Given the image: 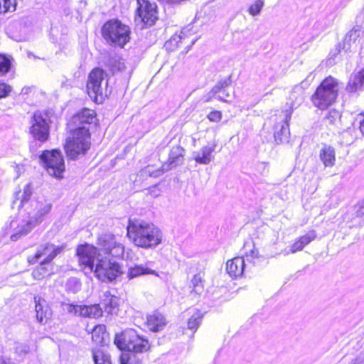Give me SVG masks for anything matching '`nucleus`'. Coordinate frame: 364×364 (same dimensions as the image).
<instances>
[{"label": "nucleus", "instance_id": "f257e3e1", "mask_svg": "<svg viewBox=\"0 0 364 364\" xmlns=\"http://www.w3.org/2000/svg\"><path fill=\"white\" fill-rule=\"evenodd\" d=\"M98 245L100 251L105 255L97 257V262L92 272L102 282H112L122 273L120 264L113 258L122 259L125 247L112 233L100 235L98 239Z\"/></svg>", "mask_w": 364, "mask_h": 364}, {"label": "nucleus", "instance_id": "f03ea898", "mask_svg": "<svg viewBox=\"0 0 364 364\" xmlns=\"http://www.w3.org/2000/svg\"><path fill=\"white\" fill-rule=\"evenodd\" d=\"M95 112L85 108L73 117L76 128L67 139L65 149L68 156L75 159L80 154L84 155L90 147V127L95 122Z\"/></svg>", "mask_w": 364, "mask_h": 364}, {"label": "nucleus", "instance_id": "7ed1b4c3", "mask_svg": "<svg viewBox=\"0 0 364 364\" xmlns=\"http://www.w3.org/2000/svg\"><path fill=\"white\" fill-rule=\"evenodd\" d=\"M114 343L119 349L124 351L120 356L121 364H141V360L137 354L146 352L150 348L149 341L139 336L133 328H127L116 334Z\"/></svg>", "mask_w": 364, "mask_h": 364}, {"label": "nucleus", "instance_id": "20e7f679", "mask_svg": "<svg viewBox=\"0 0 364 364\" xmlns=\"http://www.w3.org/2000/svg\"><path fill=\"white\" fill-rule=\"evenodd\" d=\"M127 237L133 243L144 249H154L162 242V232L158 227L144 220H129Z\"/></svg>", "mask_w": 364, "mask_h": 364}, {"label": "nucleus", "instance_id": "39448f33", "mask_svg": "<svg viewBox=\"0 0 364 364\" xmlns=\"http://www.w3.org/2000/svg\"><path fill=\"white\" fill-rule=\"evenodd\" d=\"M338 80L328 76L325 78L311 97L314 105L320 109H325L336 102L338 95Z\"/></svg>", "mask_w": 364, "mask_h": 364}, {"label": "nucleus", "instance_id": "423d86ee", "mask_svg": "<svg viewBox=\"0 0 364 364\" xmlns=\"http://www.w3.org/2000/svg\"><path fill=\"white\" fill-rule=\"evenodd\" d=\"M130 28L118 19L107 21L102 28V36L110 45L124 47L130 39Z\"/></svg>", "mask_w": 364, "mask_h": 364}, {"label": "nucleus", "instance_id": "0eeeda50", "mask_svg": "<svg viewBox=\"0 0 364 364\" xmlns=\"http://www.w3.org/2000/svg\"><path fill=\"white\" fill-rule=\"evenodd\" d=\"M107 74L99 68L93 69L88 76L87 82V94L97 103H102L104 96L107 95Z\"/></svg>", "mask_w": 364, "mask_h": 364}, {"label": "nucleus", "instance_id": "6e6552de", "mask_svg": "<svg viewBox=\"0 0 364 364\" xmlns=\"http://www.w3.org/2000/svg\"><path fill=\"white\" fill-rule=\"evenodd\" d=\"M137 9L134 21L137 26L143 29L151 26L158 19L157 6L148 0H137Z\"/></svg>", "mask_w": 364, "mask_h": 364}, {"label": "nucleus", "instance_id": "1a4fd4ad", "mask_svg": "<svg viewBox=\"0 0 364 364\" xmlns=\"http://www.w3.org/2000/svg\"><path fill=\"white\" fill-rule=\"evenodd\" d=\"M48 116L36 111L33 113L31 120L29 132L34 140L43 144L48 141L50 135V125L48 122Z\"/></svg>", "mask_w": 364, "mask_h": 364}, {"label": "nucleus", "instance_id": "9d476101", "mask_svg": "<svg viewBox=\"0 0 364 364\" xmlns=\"http://www.w3.org/2000/svg\"><path fill=\"white\" fill-rule=\"evenodd\" d=\"M48 173L57 178H62L65 171L64 159L61 152L58 150L45 151L40 156Z\"/></svg>", "mask_w": 364, "mask_h": 364}, {"label": "nucleus", "instance_id": "9b49d317", "mask_svg": "<svg viewBox=\"0 0 364 364\" xmlns=\"http://www.w3.org/2000/svg\"><path fill=\"white\" fill-rule=\"evenodd\" d=\"M185 150L181 146H173L169 153L168 161L164 163L161 167L156 170H151L150 166L146 167V172L151 177H158L164 172L168 171L178 166L181 165L184 161Z\"/></svg>", "mask_w": 364, "mask_h": 364}, {"label": "nucleus", "instance_id": "f8f14e48", "mask_svg": "<svg viewBox=\"0 0 364 364\" xmlns=\"http://www.w3.org/2000/svg\"><path fill=\"white\" fill-rule=\"evenodd\" d=\"M76 255L80 264L83 266L86 272H92L97 262V257L102 255L95 247L88 244L79 245L76 250Z\"/></svg>", "mask_w": 364, "mask_h": 364}, {"label": "nucleus", "instance_id": "ddd939ff", "mask_svg": "<svg viewBox=\"0 0 364 364\" xmlns=\"http://www.w3.org/2000/svg\"><path fill=\"white\" fill-rule=\"evenodd\" d=\"M291 117V109H284L279 115H275L276 124L274 127V136L277 144H283L289 141L290 131L289 122Z\"/></svg>", "mask_w": 364, "mask_h": 364}, {"label": "nucleus", "instance_id": "4468645a", "mask_svg": "<svg viewBox=\"0 0 364 364\" xmlns=\"http://www.w3.org/2000/svg\"><path fill=\"white\" fill-rule=\"evenodd\" d=\"M30 206V208H27V216L26 218L29 220L30 224L36 227L50 212L52 203L47 200H32Z\"/></svg>", "mask_w": 364, "mask_h": 364}, {"label": "nucleus", "instance_id": "2eb2a0df", "mask_svg": "<svg viewBox=\"0 0 364 364\" xmlns=\"http://www.w3.org/2000/svg\"><path fill=\"white\" fill-rule=\"evenodd\" d=\"M64 249L65 245H55L50 242L43 244L38 247L37 252L33 257H28V262L33 264H36L43 256H45L46 257L43 261L50 264L56 256L63 252Z\"/></svg>", "mask_w": 364, "mask_h": 364}, {"label": "nucleus", "instance_id": "dca6fc26", "mask_svg": "<svg viewBox=\"0 0 364 364\" xmlns=\"http://www.w3.org/2000/svg\"><path fill=\"white\" fill-rule=\"evenodd\" d=\"M11 228L15 227L14 232L11 234L10 238L12 241H17L20 237L27 235L31 231L34 226L30 224L29 220L25 218L21 221H11L10 224Z\"/></svg>", "mask_w": 364, "mask_h": 364}, {"label": "nucleus", "instance_id": "f3484780", "mask_svg": "<svg viewBox=\"0 0 364 364\" xmlns=\"http://www.w3.org/2000/svg\"><path fill=\"white\" fill-rule=\"evenodd\" d=\"M247 267L245 259L241 257H237L227 262L226 270L231 277L237 278L242 275Z\"/></svg>", "mask_w": 364, "mask_h": 364}, {"label": "nucleus", "instance_id": "a211bd4d", "mask_svg": "<svg viewBox=\"0 0 364 364\" xmlns=\"http://www.w3.org/2000/svg\"><path fill=\"white\" fill-rule=\"evenodd\" d=\"M151 264L152 262H147L144 264H141L129 267L127 272V278L132 279L146 274H152L159 277L157 272L151 269Z\"/></svg>", "mask_w": 364, "mask_h": 364}, {"label": "nucleus", "instance_id": "6ab92c4d", "mask_svg": "<svg viewBox=\"0 0 364 364\" xmlns=\"http://www.w3.org/2000/svg\"><path fill=\"white\" fill-rule=\"evenodd\" d=\"M146 325L150 331L158 332L164 329L166 325V320L163 314L154 311L147 316Z\"/></svg>", "mask_w": 364, "mask_h": 364}, {"label": "nucleus", "instance_id": "aec40b11", "mask_svg": "<svg viewBox=\"0 0 364 364\" xmlns=\"http://www.w3.org/2000/svg\"><path fill=\"white\" fill-rule=\"evenodd\" d=\"M290 104L287 103V107L285 109H291V113L294 109L297 108L304 100V90L301 86L297 85L290 93Z\"/></svg>", "mask_w": 364, "mask_h": 364}, {"label": "nucleus", "instance_id": "412c9836", "mask_svg": "<svg viewBox=\"0 0 364 364\" xmlns=\"http://www.w3.org/2000/svg\"><path fill=\"white\" fill-rule=\"evenodd\" d=\"M346 90L350 92L364 90V68L358 73L350 76Z\"/></svg>", "mask_w": 364, "mask_h": 364}, {"label": "nucleus", "instance_id": "4be33fe9", "mask_svg": "<svg viewBox=\"0 0 364 364\" xmlns=\"http://www.w3.org/2000/svg\"><path fill=\"white\" fill-rule=\"evenodd\" d=\"M215 149L214 146H205L200 151L194 152V159L200 164H208L213 159L212 153Z\"/></svg>", "mask_w": 364, "mask_h": 364}, {"label": "nucleus", "instance_id": "5701e85b", "mask_svg": "<svg viewBox=\"0 0 364 364\" xmlns=\"http://www.w3.org/2000/svg\"><path fill=\"white\" fill-rule=\"evenodd\" d=\"M363 33L362 28L359 26H354L346 36L343 40V49L348 52L350 50L351 43H355Z\"/></svg>", "mask_w": 364, "mask_h": 364}, {"label": "nucleus", "instance_id": "b1692460", "mask_svg": "<svg viewBox=\"0 0 364 364\" xmlns=\"http://www.w3.org/2000/svg\"><path fill=\"white\" fill-rule=\"evenodd\" d=\"M92 339L97 345L102 346L107 344L108 340V333L106 331L105 325L96 326L92 332Z\"/></svg>", "mask_w": 364, "mask_h": 364}, {"label": "nucleus", "instance_id": "393cba45", "mask_svg": "<svg viewBox=\"0 0 364 364\" xmlns=\"http://www.w3.org/2000/svg\"><path fill=\"white\" fill-rule=\"evenodd\" d=\"M118 301V297L112 295L109 291H106L104 294V299L101 304L103 306L105 312L112 314L115 312V310L117 308Z\"/></svg>", "mask_w": 364, "mask_h": 364}, {"label": "nucleus", "instance_id": "a878e982", "mask_svg": "<svg viewBox=\"0 0 364 364\" xmlns=\"http://www.w3.org/2000/svg\"><path fill=\"white\" fill-rule=\"evenodd\" d=\"M36 319L41 323H46L50 317V309L46 304V301L36 302Z\"/></svg>", "mask_w": 364, "mask_h": 364}, {"label": "nucleus", "instance_id": "bb28decb", "mask_svg": "<svg viewBox=\"0 0 364 364\" xmlns=\"http://www.w3.org/2000/svg\"><path fill=\"white\" fill-rule=\"evenodd\" d=\"M52 266L50 263L41 261L38 266H37L32 272L33 279L41 280L44 277L50 275L52 273Z\"/></svg>", "mask_w": 364, "mask_h": 364}, {"label": "nucleus", "instance_id": "cd10ccee", "mask_svg": "<svg viewBox=\"0 0 364 364\" xmlns=\"http://www.w3.org/2000/svg\"><path fill=\"white\" fill-rule=\"evenodd\" d=\"M102 315V309L99 304L81 305L80 315L82 317L98 318Z\"/></svg>", "mask_w": 364, "mask_h": 364}, {"label": "nucleus", "instance_id": "c85d7f7f", "mask_svg": "<svg viewBox=\"0 0 364 364\" xmlns=\"http://www.w3.org/2000/svg\"><path fill=\"white\" fill-rule=\"evenodd\" d=\"M320 159L325 166H333L335 164V150L330 146H325L321 150Z\"/></svg>", "mask_w": 364, "mask_h": 364}, {"label": "nucleus", "instance_id": "c756f323", "mask_svg": "<svg viewBox=\"0 0 364 364\" xmlns=\"http://www.w3.org/2000/svg\"><path fill=\"white\" fill-rule=\"evenodd\" d=\"M107 64L112 73L124 70L126 68L124 60L117 55L110 56Z\"/></svg>", "mask_w": 364, "mask_h": 364}, {"label": "nucleus", "instance_id": "7c9ffc66", "mask_svg": "<svg viewBox=\"0 0 364 364\" xmlns=\"http://www.w3.org/2000/svg\"><path fill=\"white\" fill-rule=\"evenodd\" d=\"M95 364H112L110 355L100 348L92 350Z\"/></svg>", "mask_w": 364, "mask_h": 364}, {"label": "nucleus", "instance_id": "2f4dec72", "mask_svg": "<svg viewBox=\"0 0 364 364\" xmlns=\"http://www.w3.org/2000/svg\"><path fill=\"white\" fill-rule=\"evenodd\" d=\"M32 195V188L31 184L28 183L23 188V192L21 193V191L16 193V200L20 199L18 208L23 207L26 203H27Z\"/></svg>", "mask_w": 364, "mask_h": 364}, {"label": "nucleus", "instance_id": "473e14b6", "mask_svg": "<svg viewBox=\"0 0 364 364\" xmlns=\"http://www.w3.org/2000/svg\"><path fill=\"white\" fill-rule=\"evenodd\" d=\"M203 317V315L200 311L195 310L194 312L188 319V328L193 331H196L199 327Z\"/></svg>", "mask_w": 364, "mask_h": 364}, {"label": "nucleus", "instance_id": "72a5a7b5", "mask_svg": "<svg viewBox=\"0 0 364 364\" xmlns=\"http://www.w3.org/2000/svg\"><path fill=\"white\" fill-rule=\"evenodd\" d=\"M191 287L192 291L200 294L204 289V279L201 273L196 274L191 279Z\"/></svg>", "mask_w": 364, "mask_h": 364}, {"label": "nucleus", "instance_id": "f704fd0d", "mask_svg": "<svg viewBox=\"0 0 364 364\" xmlns=\"http://www.w3.org/2000/svg\"><path fill=\"white\" fill-rule=\"evenodd\" d=\"M231 75L228 76V77L223 79L220 80L210 91L208 93V95L210 96L209 98L213 97L217 93H218L220 91L223 90L224 88L228 87L231 83Z\"/></svg>", "mask_w": 364, "mask_h": 364}, {"label": "nucleus", "instance_id": "c9c22d12", "mask_svg": "<svg viewBox=\"0 0 364 364\" xmlns=\"http://www.w3.org/2000/svg\"><path fill=\"white\" fill-rule=\"evenodd\" d=\"M81 282L77 277H70L65 284V289L68 292L75 294L81 289Z\"/></svg>", "mask_w": 364, "mask_h": 364}, {"label": "nucleus", "instance_id": "e433bc0d", "mask_svg": "<svg viewBox=\"0 0 364 364\" xmlns=\"http://www.w3.org/2000/svg\"><path fill=\"white\" fill-rule=\"evenodd\" d=\"M11 58L0 54V76L4 75L11 69Z\"/></svg>", "mask_w": 364, "mask_h": 364}, {"label": "nucleus", "instance_id": "4c0bfd02", "mask_svg": "<svg viewBox=\"0 0 364 364\" xmlns=\"http://www.w3.org/2000/svg\"><path fill=\"white\" fill-rule=\"evenodd\" d=\"M341 117V113L338 111L333 109H330L327 112L324 119L326 120V122L328 124H329L331 125H334V124H336L337 122H340Z\"/></svg>", "mask_w": 364, "mask_h": 364}, {"label": "nucleus", "instance_id": "58836bf2", "mask_svg": "<svg viewBox=\"0 0 364 364\" xmlns=\"http://www.w3.org/2000/svg\"><path fill=\"white\" fill-rule=\"evenodd\" d=\"M61 306H62L63 311L67 312L73 316H80V315L81 305H75L73 304L62 302Z\"/></svg>", "mask_w": 364, "mask_h": 364}, {"label": "nucleus", "instance_id": "ea45409f", "mask_svg": "<svg viewBox=\"0 0 364 364\" xmlns=\"http://www.w3.org/2000/svg\"><path fill=\"white\" fill-rule=\"evenodd\" d=\"M16 10V0H0V13Z\"/></svg>", "mask_w": 364, "mask_h": 364}, {"label": "nucleus", "instance_id": "a19ab883", "mask_svg": "<svg viewBox=\"0 0 364 364\" xmlns=\"http://www.w3.org/2000/svg\"><path fill=\"white\" fill-rule=\"evenodd\" d=\"M316 237V233L314 230L309 231L304 235L299 237V240L300 242L305 247L309 245Z\"/></svg>", "mask_w": 364, "mask_h": 364}, {"label": "nucleus", "instance_id": "79ce46f5", "mask_svg": "<svg viewBox=\"0 0 364 364\" xmlns=\"http://www.w3.org/2000/svg\"><path fill=\"white\" fill-rule=\"evenodd\" d=\"M264 6V2L262 0H257L255 3L250 6L249 8V12L252 16L258 15L262 7Z\"/></svg>", "mask_w": 364, "mask_h": 364}, {"label": "nucleus", "instance_id": "37998d69", "mask_svg": "<svg viewBox=\"0 0 364 364\" xmlns=\"http://www.w3.org/2000/svg\"><path fill=\"white\" fill-rule=\"evenodd\" d=\"M12 91V87L6 83L0 81V99L5 98L9 95Z\"/></svg>", "mask_w": 364, "mask_h": 364}, {"label": "nucleus", "instance_id": "c03bdc74", "mask_svg": "<svg viewBox=\"0 0 364 364\" xmlns=\"http://www.w3.org/2000/svg\"><path fill=\"white\" fill-rule=\"evenodd\" d=\"M304 246L300 242L298 239L296 240L294 244H292L290 247L289 251L285 252V255H288L289 253H295L298 251H301L304 249Z\"/></svg>", "mask_w": 364, "mask_h": 364}, {"label": "nucleus", "instance_id": "a18cd8bd", "mask_svg": "<svg viewBox=\"0 0 364 364\" xmlns=\"http://www.w3.org/2000/svg\"><path fill=\"white\" fill-rule=\"evenodd\" d=\"M222 113L220 111H213L208 115V119L210 122H218L221 120Z\"/></svg>", "mask_w": 364, "mask_h": 364}, {"label": "nucleus", "instance_id": "49530a36", "mask_svg": "<svg viewBox=\"0 0 364 364\" xmlns=\"http://www.w3.org/2000/svg\"><path fill=\"white\" fill-rule=\"evenodd\" d=\"M356 211L355 215L356 217L362 218L364 217V200L358 203L355 206Z\"/></svg>", "mask_w": 364, "mask_h": 364}, {"label": "nucleus", "instance_id": "de8ad7c7", "mask_svg": "<svg viewBox=\"0 0 364 364\" xmlns=\"http://www.w3.org/2000/svg\"><path fill=\"white\" fill-rule=\"evenodd\" d=\"M192 26L191 24L188 25L186 27L183 28L181 30V36H179L178 38L180 39H182L188 36V33L191 31V28Z\"/></svg>", "mask_w": 364, "mask_h": 364}, {"label": "nucleus", "instance_id": "09e8293b", "mask_svg": "<svg viewBox=\"0 0 364 364\" xmlns=\"http://www.w3.org/2000/svg\"><path fill=\"white\" fill-rule=\"evenodd\" d=\"M258 257V251L257 250H251L250 255H246V259L247 261H249V258H256Z\"/></svg>", "mask_w": 364, "mask_h": 364}, {"label": "nucleus", "instance_id": "8fccbe9b", "mask_svg": "<svg viewBox=\"0 0 364 364\" xmlns=\"http://www.w3.org/2000/svg\"><path fill=\"white\" fill-rule=\"evenodd\" d=\"M359 129L363 135H364V117L359 122Z\"/></svg>", "mask_w": 364, "mask_h": 364}, {"label": "nucleus", "instance_id": "3c124183", "mask_svg": "<svg viewBox=\"0 0 364 364\" xmlns=\"http://www.w3.org/2000/svg\"><path fill=\"white\" fill-rule=\"evenodd\" d=\"M86 5H87L86 1L84 0H81L80 1V7L77 9V12L80 13V9H82L83 8H85L86 6Z\"/></svg>", "mask_w": 364, "mask_h": 364}, {"label": "nucleus", "instance_id": "603ef678", "mask_svg": "<svg viewBox=\"0 0 364 364\" xmlns=\"http://www.w3.org/2000/svg\"><path fill=\"white\" fill-rule=\"evenodd\" d=\"M31 91V88L29 87H24L21 90V94L26 95L28 94Z\"/></svg>", "mask_w": 364, "mask_h": 364}, {"label": "nucleus", "instance_id": "864d4df0", "mask_svg": "<svg viewBox=\"0 0 364 364\" xmlns=\"http://www.w3.org/2000/svg\"><path fill=\"white\" fill-rule=\"evenodd\" d=\"M21 352H23L24 353H27L29 351V348L27 346H23L22 350H21Z\"/></svg>", "mask_w": 364, "mask_h": 364}, {"label": "nucleus", "instance_id": "5fc2aeb1", "mask_svg": "<svg viewBox=\"0 0 364 364\" xmlns=\"http://www.w3.org/2000/svg\"><path fill=\"white\" fill-rule=\"evenodd\" d=\"M217 99H218V100H220V101H222V102H228V100H225V99L223 98V97H222V96H220V95H218V96L217 97Z\"/></svg>", "mask_w": 364, "mask_h": 364}, {"label": "nucleus", "instance_id": "6e6d98bb", "mask_svg": "<svg viewBox=\"0 0 364 364\" xmlns=\"http://www.w3.org/2000/svg\"><path fill=\"white\" fill-rule=\"evenodd\" d=\"M336 50H337V53H339L341 52V44L337 46Z\"/></svg>", "mask_w": 364, "mask_h": 364}, {"label": "nucleus", "instance_id": "4d7b16f0", "mask_svg": "<svg viewBox=\"0 0 364 364\" xmlns=\"http://www.w3.org/2000/svg\"><path fill=\"white\" fill-rule=\"evenodd\" d=\"M349 132H350V130H349V129L344 131V132L342 133L343 136L344 137L346 135L349 134Z\"/></svg>", "mask_w": 364, "mask_h": 364}, {"label": "nucleus", "instance_id": "13d9d810", "mask_svg": "<svg viewBox=\"0 0 364 364\" xmlns=\"http://www.w3.org/2000/svg\"><path fill=\"white\" fill-rule=\"evenodd\" d=\"M196 40H193L191 41V45L190 46V47L192 46L196 43Z\"/></svg>", "mask_w": 364, "mask_h": 364}, {"label": "nucleus", "instance_id": "bf43d9fd", "mask_svg": "<svg viewBox=\"0 0 364 364\" xmlns=\"http://www.w3.org/2000/svg\"><path fill=\"white\" fill-rule=\"evenodd\" d=\"M173 41H176V38H174L173 39H171L170 43H172Z\"/></svg>", "mask_w": 364, "mask_h": 364}, {"label": "nucleus", "instance_id": "052dcab7", "mask_svg": "<svg viewBox=\"0 0 364 364\" xmlns=\"http://www.w3.org/2000/svg\"><path fill=\"white\" fill-rule=\"evenodd\" d=\"M362 117L364 118V114L362 115Z\"/></svg>", "mask_w": 364, "mask_h": 364}]
</instances>
